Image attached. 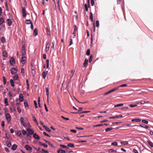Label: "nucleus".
Returning a JSON list of instances; mask_svg holds the SVG:
<instances>
[{"instance_id": "nucleus-1", "label": "nucleus", "mask_w": 153, "mask_h": 153, "mask_svg": "<svg viewBox=\"0 0 153 153\" xmlns=\"http://www.w3.org/2000/svg\"><path fill=\"white\" fill-rule=\"evenodd\" d=\"M26 53L25 47L24 45H22V49L21 51V55L22 56H25Z\"/></svg>"}, {"instance_id": "nucleus-2", "label": "nucleus", "mask_w": 153, "mask_h": 153, "mask_svg": "<svg viewBox=\"0 0 153 153\" xmlns=\"http://www.w3.org/2000/svg\"><path fill=\"white\" fill-rule=\"evenodd\" d=\"M6 119L7 121L9 123L11 120V116L9 114H5Z\"/></svg>"}, {"instance_id": "nucleus-3", "label": "nucleus", "mask_w": 153, "mask_h": 153, "mask_svg": "<svg viewBox=\"0 0 153 153\" xmlns=\"http://www.w3.org/2000/svg\"><path fill=\"white\" fill-rule=\"evenodd\" d=\"M17 69L16 68H13L11 70V73L12 74H14L16 73L17 72Z\"/></svg>"}, {"instance_id": "nucleus-4", "label": "nucleus", "mask_w": 153, "mask_h": 153, "mask_svg": "<svg viewBox=\"0 0 153 153\" xmlns=\"http://www.w3.org/2000/svg\"><path fill=\"white\" fill-rule=\"evenodd\" d=\"M20 122L21 124L25 127H26L27 126L25 123L24 122V119L22 117H21L20 119Z\"/></svg>"}, {"instance_id": "nucleus-5", "label": "nucleus", "mask_w": 153, "mask_h": 153, "mask_svg": "<svg viewBox=\"0 0 153 153\" xmlns=\"http://www.w3.org/2000/svg\"><path fill=\"white\" fill-rule=\"evenodd\" d=\"M25 148L26 150L27 151H31L32 150V148L31 147H30L28 145H25Z\"/></svg>"}, {"instance_id": "nucleus-6", "label": "nucleus", "mask_w": 153, "mask_h": 153, "mask_svg": "<svg viewBox=\"0 0 153 153\" xmlns=\"http://www.w3.org/2000/svg\"><path fill=\"white\" fill-rule=\"evenodd\" d=\"M15 61V59H14L13 57H11L9 61L10 64L12 65H13L14 64Z\"/></svg>"}, {"instance_id": "nucleus-7", "label": "nucleus", "mask_w": 153, "mask_h": 153, "mask_svg": "<svg viewBox=\"0 0 153 153\" xmlns=\"http://www.w3.org/2000/svg\"><path fill=\"white\" fill-rule=\"evenodd\" d=\"M26 58L25 56H23L21 59V62L22 64H24L26 60Z\"/></svg>"}, {"instance_id": "nucleus-8", "label": "nucleus", "mask_w": 153, "mask_h": 153, "mask_svg": "<svg viewBox=\"0 0 153 153\" xmlns=\"http://www.w3.org/2000/svg\"><path fill=\"white\" fill-rule=\"evenodd\" d=\"M46 95H47V98L48 101L49 94V89L48 87L45 88Z\"/></svg>"}, {"instance_id": "nucleus-9", "label": "nucleus", "mask_w": 153, "mask_h": 153, "mask_svg": "<svg viewBox=\"0 0 153 153\" xmlns=\"http://www.w3.org/2000/svg\"><path fill=\"white\" fill-rule=\"evenodd\" d=\"M27 131L28 133H29L30 134H34V131L32 129H30V128H27Z\"/></svg>"}, {"instance_id": "nucleus-10", "label": "nucleus", "mask_w": 153, "mask_h": 153, "mask_svg": "<svg viewBox=\"0 0 153 153\" xmlns=\"http://www.w3.org/2000/svg\"><path fill=\"white\" fill-rule=\"evenodd\" d=\"M22 13L23 16L25 17L26 16V13H25V9L24 7H22Z\"/></svg>"}, {"instance_id": "nucleus-11", "label": "nucleus", "mask_w": 153, "mask_h": 153, "mask_svg": "<svg viewBox=\"0 0 153 153\" xmlns=\"http://www.w3.org/2000/svg\"><path fill=\"white\" fill-rule=\"evenodd\" d=\"M44 140L45 141V142L46 143L48 144L49 145L51 146V147H54V145L53 144L51 143L50 142H49L47 140Z\"/></svg>"}, {"instance_id": "nucleus-12", "label": "nucleus", "mask_w": 153, "mask_h": 153, "mask_svg": "<svg viewBox=\"0 0 153 153\" xmlns=\"http://www.w3.org/2000/svg\"><path fill=\"white\" fill-rule=\"evenodd\" d=\"M48 74V71H44L42 73L43 78L45 79Z\"/></svg>"}, {"instance_id": "nucleus-13", "label": "nucleus", "mask_w": 153, "mask_h": 153, "mask_svg": "<svg viewBox=\"0 0 153 153\" xmlns=\"http://www.w3.org/2000/svg\"><path fill=\"white\" fill-rule=\"evenodd\" d=\"M33 137L34 138L37 140H39L40 139V137L36 133L33 134Z\"/></svg>"}, {"instance_id": "nucleus-14", "label": "nucleus", "mask_w": 153, "mask_h": 153, "mask_svg": "<svg viewBox=\"0 0 153 153\" xmlns=\"http://www.w3.org/2000/svg\"><path fill=\"white\" fill-rule=\"evenodd\" d=\"M7 25L9 26H10L12 24V21L10 19H7Z\"/></svg>"}, {"instance_id": "nucleus-15", "label": "nucleus", "mask_w": 153, "mask_h": 153, "mask_svg": "<svg viewBox=\"0 0 153 153\" xmlns=\"http://www.w3.org/2000/svg\"><path fill=\"white\" fill-rule=\"evenodd\" d=\"M140 126L141 127L144 128H147L149 130H150L149 129L150 128L148 126H145V125H144V124H142V125L140 124Z\"/></svg>"}, {"instance_id": "nucleus-16", "label": "nucleus", "mask_w": 153, "mask_h": 153, "mask_svg": "<svg viewBox=\"0 0 153 153\" xmlns=\"http://www.w3.org/2000/svg\"><path fill=\"white\" fill-rule=\"evenodd\" d=\"M6 144L7 146L9 147H10L11 146V142L10 141H7L6 142Z\"/></svg>"}, {"instance_id": "nucleus-17", "label": "nucleus", "mask_w": 153, "mask_h": 153, "mask_svg": "<svg viewBox=\"0 0 153 153\" xmlns=\"http://www.w3.org/2000/svg\"><path fill=\"white\" fill-rule=\"evenodd\" d=\"M88 60L87 59H85L84 61L83 66L85 67L87 66L88 63Z\"/></svg>"}, {"instance_id": "nucleus-18", "label": "nucleus", "mask_w": 153, "mask_h": 153, "mask_svg": "<svg viewBox=\"0 0 153 153\" xmlns=\"http://www.w3.org/2000/svg\"><path fill=\"white\" fill-rule=\"evenodd\" d=\"M17 148V146L15 144H13L11 148V149L13 150H15Z\"/></svg>"}, {"instance_id": "nucleus-19", "label": "nucleus", "mask_w": 153, "mask_h": 153, "mask_svg": "<svg viewBox=\"0 0 153 153\" xmlns=\"http://www.w3.org/2000/svg\"><path fill=\"white\" fill-rule=\"evenodd\" d=\"M16 134L19 137H20L21 138L22 137V136L20 131H18L16 133Z\"/></svg>"}, {"instance_id": "nucleus-20", "label": "nucleus", "mask_w": 153, "mask_h": 153, "mask_svg": "<svg viewBox=\"0 0 153 153\" xmlns=\"http://www.w3.org/2000/svg\"><path fill=\"white\" fill-rule=\"evenodd\" d=\"M19 99L20 102H22L23 100V96L22 94H20L19 95Z\"/></svg>"}, {"instance_id": "nucleus-21", "label": "nucleus", "mask_w": 153, "mask_h": 153, "mask_svg": "<svg viewBox=\"0 0 153 153\" xmlns=\"http://www.w3.org/2000/svg\"><path fill=\"white\" fill-rule=\"evenodd\" d=\"M141 121V120L140 119H133L131 120L132 122H139Z\"/></svg>"}, {"instance_id": "nucleus-22", "label": "nucleus", "mask_w": 153, "mask_h": 153, "mask_svg": "<svg viewBox=\"0 0 153 153\" xmlns=\"http://www.w3.org/2000/svg\"><path fill=\"white\" fill-rule=\"evenodd\" d=\"M147 142L148 143L149 145L152 147H153V143L151 141L148 140L147 141Z\"/></svg>"}, {"instance_id": "nucleus-23", "label": "nucleus", "mask_w": 153, "mask_h": 153, "mask_svg": "<svg viewBox=\"0 0 153 153\" xmlns=\"http://www.w3.org/2000/svg\"><path fill=\"white\" fill-rule=\"evenodd\" d=\"M3 56L4 57H7V52L5 51L3 52L2 53Z\"/></svg>"}, {"instance_id": "nucleus-24", "label": "nucleus", "mask_w": 153, "mask_h": 153, "mask_svg": "<svg viewBox=\"0 0 153 153\" xmlns=\"http://www.w3.org/2000/svg\"><path fill=\"white\" fill-rule=\"evenodd\" d=\"M33 34L35 36H36L38 34V30L36 28H35L33 32Z\"/></svg>"}, {"instance_id": "nucleus-25", "label": "nucleus", "mask_w": 153, "mask_h": 153, "mask_svg": "<svg viewBox=\"0 0 153 153\" xmlns=\"http://www.w3.org/2000/svg\"><path fill=\"white\" fill-rule=\"evenodd\" d=\"M39 143L41 145L47 148L48 147V146L47 144H45V143H43L42 142H39Z\"/></svg>"}, {"instance_id": "nucleus-26", "label": "nucleus", "mask_w": 153, "mask_h": 153, "mask_svg": "<svg viewBox=\"0 0 153 153\" xmlns=\"http://www.w3.org/2000/svg\"><path fill=\"white\" fill-rule=\"evenodd\" d=\"M33 118L34 121H35V123L38 126V123L35 117L34 116H33Z\"/></svg>"}, {"instance_id": "nucleus-27", "label": "nucleus", "mask_w": 153, "mask_h": 153, "mask_svg": "<svg viewBox=\"0 0 153 153\" xmlns=\"http://www.w3.org/2000/svg\"><path fill=\"white\" fill-rule=\"evenodd\" d=\"M10 82L11 84V86L13 87H14V82L13 79H11L10 80Z\"/></svg>"}, {"instance_id": "nucleus-28", "label": "nucleus", "mask_w": 153, "mask_h": 153, "mask_svg": "<svg viewBox=\"0 0 153 153\" xmlns=\"http://www.w3.org/2000/svg\"><path fill=\"white\" fill-rule=\"evenodd\" d=\"M25 22L26 24H31V23H32V22L30 20L27 19L25 21Z\"/></svg>"}, {"instance_id": "nucleus-29", "label": "nucleus", "mask_w": 153, "mask_h": 153, "mask_svg": "<svg viewBox=\"0 0 153 153\" xmlns=\"http://www.w3.org/2000/svg\"><path fill=\"white\" fill-rule=\"evenodd\" d=\"M4 102L5 105L6 106H7L8 105V103L7 102V98H5L4 99Z\"/></svg>"}, {"instance_id": "nucleus-30", "label": "nucleus", "mask_w": 153, "mask_h": 153, "mask_svg": "<svg viewBox=\"0 0 153 153\" xmlns=\"http://www.w3.org/2000/svg\"><path fill=\"white\" fill-rule=\"evenodd\" d=\"M121 144L123 145H126L128 144V141H121L120 143Z\"/></svg>"}, {"instance_id": "nucleus-31", "label": "nucleus", "mask_w": 153, "mask_h": 153, "mask_svg": "<svg viewBox=\"0 0 153 153\" xmlns=\"http://www.w3.org/2000/svg\"><path fill=\"white\" fill-rule=\"evenodd\" d=\"M108 152L109 153H111L114 152H117V150H114L113 149H110L109 150Z\"/></svg>"}, {"instance_id": "nucleus-32", "label": "nucleus", "mask_w": 153, "mask_h": 153, "mask_svg": "<svg viewBox=\"0 0 153 153\" xmlns=\"http://www.w3.org/2000/svg\"><path fill=\"white\" fill-rule=\"evenodd\" d=\"M119 87H117L116 88H114L110 90V91H111V93L114 91L117 90L119 88Z\"/></svg>"}, {"instance_id": "nucleus-33", "label": "nucleus", "mask_w": 153, "mask_h": 153, "mask_svg": "<svg viewBox=\"0 0 153 153\" xmlns=\"http://www.w3.org/2000/svg\"><path fill=\"white\" fill-rule=\"evenodd\" d=\"M49 48H50L49 43V42H48L47 43V45H46V51H48Z\"/></svg>"}, {"instance_id": "nucleus-34", "label": "nucleus", "mask_w": 153, "mask_h": 153, "mask_svg": "<svg viewBox=\"0 0 153 153\" xmlns=\"http://www.w3.org/2000/svg\"><path fill=\"white\" fill-rule=\"evenodd\" d=\"M43 127L45 128V129L48 131L49 132H50L51 131V130L49 128L47 127V126H43Z\"/></svg>"}, {"instance_id": "nucleus-35", "label": "nucleus", "mask_w": 153, "mask_h": 153, "mask_svg": "<svg viewBox=\"0 0 153 153\" xmlns=\"http://www.w3.org/2000/svg\"><path fill=\"white\" fill-rule=\"evenodd\" d=\"M75 72V70H72L71 71V75L70 77V79H71L72 78L73 76L74 75V74Z\"/></svg>"}, {"instance_id": "nucleus-36", "label": "nucleus", "mask_w": 153, "mask_h": 153, "mask_svg": "<svg viewBox=\"0 0 153 153\" xmlns=\"http://www.w3.org/2000/svg\"><path fill=\"white\" fill-rule=\"evenodd\" d=\"M4 20L2 18H0V25L2 24L4 22Z\"/></svg>"}, {"instance_id": "nucleus-37", "label": "nucleus", "mask_w": 153, "mask_h": 153, "mask_svg": "<svg viewBox=\"0 0 153 153\" xmlns=\"http://www.w3.org/2000/svg\"><path fill=\"white\" fill-rule=\"evenodd\" d=\"M114 128L112 127L108 128L106 129L105 131L106 132H108L112 129H113Z\"/></svg>"}, {"instance_id": "nucleus-38", "label": "nucleus", "mask_w": 153, "mask_h": 153, "mask_svg": "<svg viewBox=\"0 0 153 153\" xmlns=\"http://www.w3.org/2000/svg\"><path fill=\"white\" fill-rule=\"evenodd\" d=\"M1 41L2 43H4L5 42V39L4 36L1 37Z\"/></svg>"}, {"instance_id": "nucleus-39", "label": "nucleus", "mask_w": 153, "mask_h": 153, "mask_svg": "<svg viewBox=\"0 0 153 153\" xmlns=\"http://www.w3.org/2000/svg\"><path fill=\"white\" fill-rule=\"evenodd\" d=\"M68 146L69 147H74V144L73 143H68Z\"/></svg>"}, {"instance_id": "nucleus-40", "label": "nucleus", "mask_w": 153, "mask_h": 153, "mask_svg": "<svg viewBox=\"0 0 153 153\" xmlns=\"http://www.w3.org/2000/svg\"><path fill=\"white\" fill-rule=\"evenodd\" d=\"M123 117V116L122 115H116L115 116V117L117 118H122Z\"/></svg>"}, {"instance_id": "nucleus-41", "label": "nucleus", "mask_w": 153, "mask_h": 153, "mask_svg": "<svg viewBox=\"0 0 153 153\" xmlns=\"http://www.w3.org/2000/svg\"><path fill=\"white\" fill-rule=\"evenodd\" d=\"M123 103H120V104H119L115 105H114V106L115 107H117L118 106H123Z\"/></svg>"}, {"instance_id": "nucleus-42", "label": "nucleus", "mask_w": 153, "mask_h": 153, "mask_svg": "<svg viewBox=\"0 0 153 153\" xmlns=\"http://www.w3.org/2000/svg\"><path fill=\"white\" fill-rule=\"evenodd\" d=\"M18 78V75L17 74H16L14 75V76L13 77V79L14 80H16Z\"/></svg>"}, {"instance_id": "nucleus-43", "label": "nucleus", "mask_w": 153, "mask_h": 153, "mask_svg": "<svg viewBox=\"0 0 153 153\" xmlns=\"http://www.w3.org/2000/svg\"><path fill=\"white\" fill-rule=\"evenodd\" d=\"M58 153H65V151L64 150H59L58 152Z\"/></svg>"}, {"instance_id": "nucleus-44", "label": "nucleus", "mask_w": 153, "mask_h": 153, "mask_svg": "<svg viewBox=\"0 0 153 153\" xmlns=\"http://www.w3.org/2000/svg\"><path fill=\"white\" fill-rule=\"evenodd\" d=\"M111 145L114 146H117L118 145V143L116 142H113L111 144Z\"/></svg>"}, {"instance_id": "nucleus-45", "label": "nucleus", "mask_w": 153, "mask_h": 153, "mask_svg": "<svg viewBox=\"0 0 153 153\" xmlns=\"http://www.w3.org/2000/svg\"><path fill=\"white\" fill-rule=\"evenodd\" d=\"M46 65L47 68H48L49 66V60L47 59L46 60Z\"/></svg>"}, {"instance_id": "nucleus-46", "label": "nucleus", "mask_w": 153, "mask_h": 153, "mask_svg": "<svg viewBox=\"0 0 153 153\" xmlns=\"http://www.w3.org/2000/svg\"><path fill=\"white\" fill-rule=\"evenodd\" d=\"M90 49H88L86 52V55L87 56H89L90 55Z\"/></svg>"}, {"instance_id": "nucleus-47", "label": "nucleus", "mask_w": 153, "mask_h": 153, "mask_svg": "<svg viewBox=\"0 0 153 153\" xmlns=\"http://www.w3.org/2000/svg\"><path fill=\"white\" fill-rule=\"evenodd\" d=\"M55 43V41H53L52 43V48L53 49H54V45Z\"/></svg>"}, {"instance_id": "nucleus-48", "label": "nucleus", "mask_w": 153, "mask_h": 153, "mask_svg": "<svg viewBox=\"0 0 153 153\" xmlns=\"http://www.w3.org/2000/svg\"><path fill=\"white\" fill-rule=\"evenodd\" d=\"M22 133L23 135H25L27 134L26 131H25V130L24 129H23L22 130Z\"/></svg>"}, {"instance_id": "nucleus-49", "label": "nucleus", "mask_w": 153, "mask_h": 153, "mask_svg": "<svg viewBox=\"0 0 153 153\" xmlns=\"http://www.w3.org/2000/svg\"><path fill=\"white\" fill-rule=\"evenodd\" d=\"M111 93V91H110H110L104 93L103 94V95H107Z\"/></svg>"}, {"instance_id": "nucleus-50", "label": "nucleus", "mask_w": 153, "mask_h": 153, "mask_svg": "<svg viewBox=\"0 0 153 153\" xmlns=\"http://www.w3.org/2000/svg\"><path fill=\"white\" fill-rule=\"evenodd\" d=\"M142 122L143 123H144L145 124H148V121L147 120H143L142 121Z\"/></svg>"}, {"instance_id": "nucleus-51", "label": "nucleus", "mask_w": 153, "mask_h": 153, "mask_svg": "<svg viewBox=\"0 0 153 153\" xmlns=\"http://www.w3.org/2000/svg\"><path fill=\"white\" fill-rule=\"evenodd\" d=\"M99 25V21L97 20L96 21V26L97 27H98Z\"/></svg>"}, {"instance_id": "nucleus-52", "label": "nucleus", "mask_w": 153, "mask_h": 153, "mask_svg": "<svg viewBox=\"0 0 153 153\" xmlns=\"http://www.w3.org/2000/svg\"><path fill=\"white\" fill-rule=\"evenodd\" d=\"M85 10L86 11H87L88 10V9L87 5L86 4H85Z\"/></svg>"}, {"instance_id": "nucleus-53", "label": "nucleus", "mask_w": 153, "mask_h": 153, "mask_svg": "<svg viewBox=\"0 0 153 153\" xmlns=\"http://www.w3.org/2000/svg\"><path fill=\"white\" fill-rule=\"evenodd\" d=\"M43 133L44 134V135H45L46 136H47V137H51V136H50V135H49V134H47L46 132H43Z\"/></svg>"}, {"instance_id": "nucleus-54", "label": "nucleus", "mask_w": 153, "mask_h": 153, "mask_svg": "<svg viewBox=\"0 0 153 153\" xmlns=\"http://www.w3.org/2000/svg\"><path fill=\"white\" fill-rule=\"evenodd\" d=\"M136 103L137 104H144L145 103V101H141L140 102H138Z\"/></svg>"}, {"instance_id": "nucleus-55", "label": "nucleus", "mask_w": 153, "mask_h": 153, "mask_svg": "<svg viewBox=\"0 0 153 153\" xmlns=\"http://www.w3.org/2000/svg\"><path fill=\"white\" fill-rule=\"evenodd\" d=\"M60 147H63V148H69V147L67 146L63 145H60Z\"/></svg>"}, {"instance_id": "nucleus-56", "label": "nucleus", "mask_w": 153, "mask_h": 153, "mask_svg": "<svg viewBox=\"0 0 153 153\" xmlns=\"http://www.w3.org/2000/svg\"><path fill=\"white\" fill-rule=\"evenodd\" d=\"M103 126V125H102V124L96 125L94 126V127H99V126Z\"/></svg>"}, {"instance_id": "nucleus-57", "label": "nucleus", "mask_w": 153, "mask_h": 153, "mask_svg": "<svg viewBox=\"0 0 153 153\" xmlns=\"http://www.w3.org/2000/svg\"><path fill=\"white\" fill-rule=\"evenodd\" d=\"M34 104H35L36 108H38V106H37L36 101V100H34Z\"/></svg>"}, {"instance_id": "nucleus-58", "label": "nucleus", "mask_w": 153, "mask_h": 153, "mask_svg": "<svg viewBox=\"0 0 153 153\" xmlns=\"http://www.w3.org/2000/svg\"><path fill=\"white\" fill-rule=\"evenodd\" d=\"M26 82L27 85V88L28 89L29 88V85L28 80L27 79H26Z\"/></svg>"}, {"instance_id": "nucleus-59", "label": "nucleus", "mask_w": 153, "mask_h": 153, "mask_svg": "<svg viewBox=\"0 0 153 153\" xmlns=\"http://www.w3.org/2000/svg\"><path fill=\"white\" fill-rule=\"evenodd\" d=\"M17 109L18 110V112L19 113H20L21 112V109L19 107H18L17 108Z\"/></svg>"}, {"instance_id": "nucleus-60", "label": "nucleus", "mask_w": 153, "mask_h": 153, "mask_svg": "<svg viewBox=\"0 0 153 153\" xmlns=\"http://www.w3.org/2000/svg\"><path fill=\"white\" fill-rule=\"evenodd\" d=\"M21 72L22 73L24 74V70L23 68H22L21 69Z\"/></svg>"}, {"instance_id": "nucleus-61", "label": "nucleus", "mask_w": 153, "mask_h": 153, "mask_svg": "<svg viewBox=\"0 0 153 153\" xmlns=\"http://www.w3.org/2000/svg\"><path fill=\"white\" fill-rule=\"evenodd\" d=\"M42 150L43 152L44 153H49V152L48 151L45 150L43 149H42Z\"/></svg>"}, {"instance_id": "nucleus-62", "label": "nucleus", "mask_w": 153, "mask_h": 153, "mask_svg": "<svg viewBox=\"0 0 153 153\" xmlns=\"http://www.w3.org/2000/svg\"><path fill=\"white\" fill-rule=\"evenodd\" d=\"M129 107H134L137 106V105H133L132 104H130V105H129Z\"/></svg>"}, {"instance_id": "nucleus-63", "label": "nucleus", "mask_w": 153, "mask_h": 153, "mask_svg": "<svg viewBox=\"0 0 153 153\" xmlns=\"http://www.w3.org/2000/svg\"><path fill=\"white\" fill-rule=\"evenodd\" d=\"M91 5L93 6L94 5L95 2L94 0H91Z\"/></svg>"}, {"instance_id": "nucleus-64", "label": "nucleus", "mask_w": 153, "mask_h": 153, "mask_svg": "<svg viewBox=\"0 0 153 153\" xmlns=\"http://www.w3.org/2000/svg\"><path fill=\"white\" fill-rule=\"evenodd\" d=\"M89 18L90 19L93 18V14L91 12L90 13Z\"/></svg>"}]
</instances>
